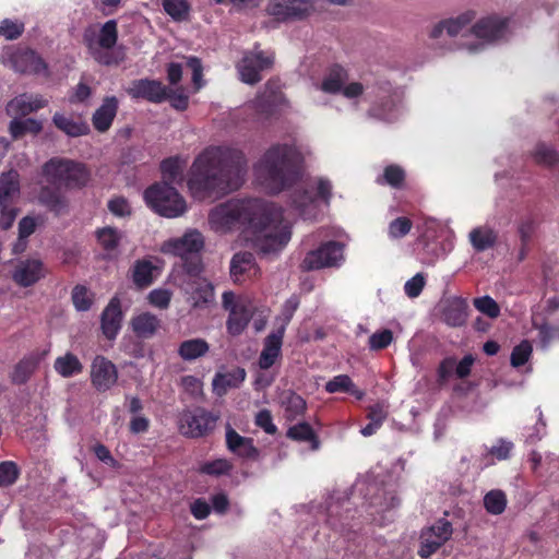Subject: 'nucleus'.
<instances>
[{
  "label": "nucleus",
  "mask_w": 559,
  "mask_h": 559,
  "mask_svg": "<svg viewBox=\"0 0 559 559\" xmlns=\"http://www.w3.org/2000/svg\"><path fill=\"white\" fill-rule=\"evenodd\" d=\"M209 225L221 234L243 227L246 241L263 253L281 250L290 239L282 209L255 199H231L213 207Z\"/></svg>",
  "instance_id": "f257e3e1"
},
{
  "label": "nucleus",
  "mask_w": 559,
  "mask_h": 559,
  "mask_svg": "<svg viewBox=\"0 0 559 559\" xmlns=\"http://www.w3.org/2000/svg\"><path fill=\"white\" fill-rule=\"evenodd\" d=\"M247 170V158L240 150L211 145L194 158L189 169L188 188L199 200L219 198L238 190Z\"/></svg>",
  "instance_id": "f03ea898"
},
{
  "label": "nucleus",
  "mask_w": 559,
  "mask_h": 559,
  "mask_svg": "<svg viewBox=\"0 0 559 559\" xmlns=\"http://www.w3.org/2000/svg\"><path fill=\"white\" fill-rule=\"evenodd\" d=\"M300 155L287 144L270 147L254 166L257 180L267 191L277 193L298 177Z\"/></svg>",
  "instance_id": "7ed1b4c3"
},
{
  "label": "nucleus",
  "mask_w": 559,
  "mask_h": 559,
  "mask_svg": "<svg viewBox=\"0 0 559 559\" xmlns=\"http://www.w3.org/2000/svg\"><path fill=\"white\" fill-rule=\"evenodd\" d=\"M118 25L116 20L104 24L87 26L83 33V44L91 58L102 66H117L124 59L123 52H117Z\"/></svg>",
  "instance_id": "20e7f679"
},
{
  "label": "nucleus",
  "mask_w": 559,
  "mask_h": 559,
  "mask_svg": "<svg viewBox=\"0 0 559 559\" xmlns=\"http://www.w3.org/2000/svg\"><path fill=\"white\" fill-rule=\"evenodd\" d=\"M43 175L48 183L58 189L84 187L90 175L84 165L66 158H51L43 166Z\"/></svg>",
  "instance_id": "39448f33"
},
{
  "label": "nucleus",
  "mask_w": 559,
  "mask_h": 559,
  "mask_svg": "<svg viewBox=\"0 0 559 559\" xmlns=\"http://www.w3.org/2000/svg\"><path fill=\"white\" fill-rule=\"evenodd\" d=\"M144 199L150 207L162 216L174 218L187 211L185 199L167 182L156 183L147 188Z\"/></svg>",
  "instance_id": "423d86ee"
},
{
  "label": "nucleus",
  "mask_w": 559,
  "mask_h": 559,
  "mask_svg": "<svg viewBox=\"0 0 559 559\" xmlns=\"http://www.w3.org/2000/svg\"><path fill=\"white\" fill-rule=\"evenodd\" d=\"M508 19L499 15H488L479 19L471 28L469 33L478 38L480 43L465 45L469 52H477L485 46L493 44L506 36Z\"/></svg>",
  "instance_id": "0eeeda50"
},
{
  "label": "nucleus",
  "mask_w": 559,
  "mask_h": 559,
  "mask_svg": "<svg viewBox=\"0 0 559 559\" xmlns=\"http://www.w3.org/2000/svg\"><path fill=\"white\" fill-rule=\"evenodd\" d=\"M274 56L253 49L243 53L237 64L240 80L246 84H257L261 81V72L273 67Z\"/></svg>",
  "instance_id": "6e6552de"
},
{
  "label": "nucleus",
  "mask_w": 559,
  "mask_h": 559,
  "mask_svg": "<svg viewBox=\"0 0 559 559\" xmlns=\"http://www.w3.org/2000/svg\"><path fill=\"white\" fill-rule=\"evenodd\" d=\"M217 418L203 408L185 411L179 417V431L190 438L203 437L214 430Z\"/></svg>",
  "instance_id": "1a4fd4ad"
},
{
  "label": "nucleus",
  "mask_w": 559,
  "mask_h": 559,
  "mask_svg": "<svg viewBox=\"0 0 559 559\" xmlns=\"http://www.w3.org/2000/svg\"><path fill=\"white\" fill-rule=\"evenodd\" d=\"M452 534L451 522L445 519L438 520L435 524L421 531L418 555L424 559L429 558L451 538Z\"/></svg>",
  "instance_id": "9d476101"
},
{
  "label": "nucleus",
  "mask_w": 559,
  "mask_h": 559,
  "mask_svg": "<svg viewBox=\"0 0 559 559\" xmlns=\"http://www.w3.org/2000/svg\"><path fill=\"white\" fill-rule=\"evenodd\" d=\"M117 366L107 357L96 355L90 365V380L92 386L99 393L111 390L118 382Z\"/></svg>",
  "instance_id": "9b49d317"
},
{
  "label": "nucleus",
  "mask_w": 559,
  "mask_h": 559,
  "mask_svg": "<svg viewBox=\"0 0 559 559\" xmlns=\"http://www.w3.org/2000/svg\"><path fill=\"white\" fill-rule=\"evenodd\" d=\"M343 260V246L335 241H329L318 249L308 252L301 267L306 271L333 267L340 265Z\"/></svg>",
  "instance_id": "f8f14e48"
},
{
  "label": "nucleus",
  "mask_w": 559,
  "mask_h": 559,
  "mask_svg": "<svg viewBox=\"0 0 559 559\" xmlns=\"http://www.w3.org/2000/svg\"><path fill=\"white\" fill-rule=\"evenodd\" d=\"M316 0H271L267 13L277 21L302 19L314 10Z\"/></svg>",
  "instance_id": "ddd939ff"
},
{
  "label": "nucleus",
  "mask_w": 559,
  "mask_h": 559,
  "mask_svg": "<svg viewBox=\"0 0 559 559\" xmlns=\"http://www.w3.org/2000/svg\"><path fill=\"white\" fill-rule=\"evenodd\" d=\"M44 276V263L36 258L17 261L11 275L13 282L21 287L33 286Z\"/></svg>",
  "instance_id": "4468645a"
},
{
  "label": "nucleus",
  "mask_w": 559,
  "mask_h": 559,
  "mask_svg": "<svg viewBox=\"0 0 559 559\" xmlns=\"http://www.w3.org/2000/svg\"><path fill=\"white\" fill-rule=\"evenodd\" d=\"M476 17V12L473 10L465 11L454 17H449L440 21L430 31V38L438 39L444 33L450 37H456L461 32L469 25Z\"/></svg>",
  "instance_id": "2eb2a0df"
},
{
  "label": "nucleus",
  "mask_w": 559,
  "mask_h": 559,
  "mask_svg": "<svg viewBox=\"0 0 559 559\" xmlns=\"http://www.w3.org/2000/svg\"><path fill=\"white\" fill-rule=\"evenodd\" d=\"M128 93L133 98H144L152 103H162L167 98V87L159 81L147 79L133 81Z\"/></svg>",
  "instance_id": "dca6fc26"
},
{
  "label": "nucleus",
  "mask_w": 559,
  "mask_h": 559,
  "mask_svg": "<svg viewBox=\"0 0 559 559\" xmlns=\"http://www.w3.org/2000/svg\"><path fill=\"white\" fill-rule=\"evenodd\" d=\"M203 246V239L199 231L192 230L177 239H170L163 243L162 251L175 255L185 257L198 252Z\"/></svg>",
  "instance_id": "f3484780"
},
{
  "label": "nucleus",
  "mask_w": 559,
  "mask_h": 559,
  "mask_svg": "<svg viewBox=\"0 0 559 559\" xmlns=\"http://www.w3.org/2000/svg\"><path fill=\"white\" fill-rule=\"evenodd\" d=\"M48 102L39 95L21 94L11 99L7 107V114L13 118L24 117L31 112L44 108Z\"/></svg>",
  "instance_id": "a211bd4d"
},
{
  "label": "nucleus",
  "mask_w": 559,
  "mask_h": 559,
  "mask_svg": "<svg viewBox=\"0 0 559 559\" xmlns=\"http://www.w3.org/2000/svg\"><path fill=\"white\" fill-rule=\"evenodd\" d=\"M47 350L33 352L24 356L13 368L10 379L15 384H23L28 381L37 370L40 361L46 357Z\"/></svg>",
  "instance_id": "6ab92c4d"
},
{
  "label": "nucleus",
  "mask_w": 559,
  "mask_h": 559,
  "mask_svg": "<svg viewBox=\"0 0 559 559\" xmlns=\"http://www.w3.org/2000/svg\"><path fill=\"white\" fill-rule=\"evenodd\" d=\"M259 273L253 255L249 252L236 253L230 261V276L235 283H242Z\"/></svg>",
  "instance_id": "aec40b11"
},
{
  "label": "nucleus",
  "mask_w": 559,
  "mask_h": 559,
  "mask_svg": "<svg viewBox=\"0 0 559 559\" xmlns=\"http://www.w3.org/2000/svg\"><path fill=\"white\" fill-rule=\"evenodd\" d=\"M226 444L230 452L242 459L257 460L259 456V451L253 445L252 439L240 436L230 426L226 430Z\"/></svg>",
  "instance_id": "412c9836"
},
{
  "label": "nucleus",
  "mask_w": 559,
  "mask_h": 559,
  "mask_svg": "<svg viewBox=\"0 0 559 559\" xmlns=\"http://www.w3.org/2000/svg\"><path fill=\"white\" fill-rule=\"evenodd\" d=\"M442 321L449 326H462L467 318L466 300L460 297H452L443 301Z\"/></svg>",
  "instance_id": "4be33fe9"
},
{
  "label": "nucleus",
  "mask_w": 559,
  "mask_h": 559,
  "mask_svg": "<svg viewBox=\"0 0 559 559\" xmlns=\"http://www.w3.org/2000/svg\"><path fill=\"white\" fill-rule=\"evenodd\" d=\"M102 331L108 340H114L120 328L122 321V312L120 301L118 298H112L102 313Z\"/></svg>",
  "instance_id": "5701e85b"
},
{
  "label": "nucleus",
  "mask_w": 559,
  "mask_h": 559,
  "mask_svg": "<svg viewBox=\"0 0 559 559\" xmlns=\"http://www.w3.org/2000/svg\"><path fill=\"white\" fill-rule=\"evenodd\" d=\"M11 68L20 73H39L45 69L41 58L32 50H19L9 59Z\"/></svg>",
  "instance_id": "b1692460"
},
{
  "label": "nucleus",
  "mask_w": 559,
  "mask_h": 559,
  "mask_svg": "<svg viewBox=\"0 0 559 559\" xmlns=\"http://www.w3.org/2000/svg\"><path fill=\"white\" fill-rule=\"evenodd\" d=\"M118 99L115 96H108L103 104L95 110L92 117L94 128L98 132H106L112 124L117 115Z\"/></svg>",
  "instance_id": "393cba45"
},
{
  "label": "nucleus",
  "mask_w": 559,
  "mask_h": 559,
  "mask_svg": "<svg viewBox=\"0 0 559 559\" xmlns=\"http://www.w3.org/2000/svg\"><path fill=\"white\" fill-rule=\"evenodd\" d=\"M283 336L284 325H281L265 338L264 347L259 358L260 368L269 369L274 365L281 353Z\"/></svg>",
  "instance_id": "a878e982"
},
{
  "label": "nucleus",
  "mask_w": 559,
  "mask_h": 559,
  "mask_svg": "<svg viewBox=\"0 0 559 559\" xmlns=\"http://www.w3.org/2000/svg\"><path fill=\"white\" fill-rule=\"evenodd\" d=\"M21 193L20 175L11 169L0 175V204H15Z\"/></svg>",
  "instance_id": "bb28decb"
},
{
  "label": "nucleus",
  "mask_w": 559,
  "mask_h": 559,
  "mask_svg": "<svg viewBox=\"0 0 559 559\" xmlns=\"http://www.w3.org/2000/svg\"><path fill=\"white\" fill-rule=\"evenodd\" d=\"M254 307L251 302H239L230 308L227 329L230 334L238 335L247 326L253 314Z\"/></svg>",
  "instance_id": "cd10ccee"
},
{
  "label": "nucleus",
  "mask_w": 559,
  "mask_h": 559,
  "mask_svg": "<svg viewBox=\"0 0 559 559\" xmlns=\"http://www.w3.org/2000/svg\"><path fill=\"white\" fill-rule=\"evenodd\" d=\"M189 302L193 308H205L214 301V288L205 280H198L190 285Z\"/></svg>",
  "instance_id": "c85d7f7f"
},
{
  "label": "nucleus",
  "mask_w": 559,
  "mask_h": 559,
  "mask_svg": "<svg viewBox=\"0 0 559 559\" xmlns=\"http://www.w3.org/2000/svg\"><path fill=\"white\" fill-rule=\"evenodd\" d=\"M131 326L138 337L150 338L158 331L160 321L150 312H142L132 318Z\"/></svg>",
  "instance_id": "c756f323"
},
{
  "label": "nucleus",
  "mask_w": 559,
  "mask_h": 559,
  "mask_svg": "<svg viewBox=\"0 0 559 559\" xmlns=\"http://www.w3.org/2000/svg\"><path fill=\"white\" fill-rule=\"evenodd\" d=\"M52 122L56 128L69 136L86 135L90 132V127L85 121L82 119H73L60 112L53 115Z\"/></svg>",
  "instance_id": "7c9ffc66"
},
{
  "label": "nucleus",
  "mask_w": 559,
  "mask_h": 559,
  "mask_svg": "<svg viewBox=\"0 0 559 559\" xmlns=\"http://www.w3.org/2000/svg\"><path fill=\"white\" fill-rule=\"evenodd\" d=\"M246 379V371L237 368L226 373H217L213 379V389L218 395H224L228 389L238 388Z\"/></svg>",
  "instance_id": "2f4dec72"
},
{
  "label": "nucleus",
  "mask_w": 559,
  "mask_h": 559,
  "mask_svg": "<svg viewBox=\"0 0 559 559\" xmlns=\"http://www.w3.org/2000/svg\"><path fill=\"white\" fill-rule=\"evenodd\" d=\"M61 189H58L57 187L50 188V187H44L41 188L39 194H38V201L40 204L45 205L50 211L55 212L56 214H60L63 212L68 206V200L67 198L61 193Z\"/></svg>",
  "instance_id": "473e14b6"
},
{
  "label": "nucleus",
  "mask_w": 559,
  "mask_h": 559,
  "mask_svg": "<svg viewBox=\"0 0 559 559\" xmlns=\"http://www.w3.org/2000/svg\"><path fill=\"white\" fill-rule=\"evenodd\" d=\"M53 368L62 378H71L83 371V365L73 353H66L56 358Z\"/></svg>",
  "instance_id": "72a5a7b5"
},
{
  "label": "nucleus",
  "mask_w": 559,
  "mask_h": 559,
  "mask_svg": "<svg viewBox=\"0 0 559 559\" xmlns=\"http://www.w3.org/2000/svg\"><path fill=\"white\" fill-rule=\"evenodd\" d=\"M286 419L294 420L306 409L305 400L292 391L284 392L281 399Z\"/></svg>",
  "instance_id": "f704fd0d"
},
{
  "label": "nucleus",
  "mask_w": 559,
  "mask_h": 559,
  "mask_svg": "<svg viewBox=\"0 0 559 559\" xmlns=\"http://www.w3.org/2000/svg\"><path fill=\"white\" fill-rule=\"evenodd\" d=\"M469 241L475 250L485 251L497 242V234L488 227H477L469 233Z\"/></svg>",
  "instance_id": "c9c22d12"
},
{
  "label": "nucleus",
  "mask_w": 559,
  "mask_h": 559,
  "mask_svg": "<svg viewBox=\"0 0 559 559\" xmlns=\"http://www.w3.org/2000/svg\"><path fill=\"white\" fill-rule=\"evenodd\" d=\"M209 344L202 338L185 341L178 348V354L183 360H194L209 352Z\"/></svg>",
  "instance_id": "e433bc0d"
},
{
  "label": "nucleus",
  "mask_w": 559,
  "mask_h": 559,
  "mask_svg": "<svg viewBox=\"0 0 559 559\" xmlns=\"http://www.w3.org/2000/svg\"><path fill=\"white\" fill-rule=\"evenodd\" d=\"M325 390L329 393L347 392L361 400L365 393L356 389L354 382L347 374H340L331 379L325 384Z\"/></svg>",
  "instance_id": "4c0bfd02"
},
{
  "label": "nucleus",
  "mask_w": 559,
  "mask_h": 559,
  "mask_svg": "<svg viewBox=\"0 0 559 559\" xmlns=\"http://www.w3.org/2000/svg\"><path fill=\"white\" fill-rule=\"evenodd\" d=\"M41 130V122L32 118H28L26 120L13 118L9 126V131L14 139H19L26 133L38 134Z\"/></svg>",
  "instance_id": "58836bf2"
},
{
  "label": "nucleus",
  "mask_w": 559,
  "mask_h": 559,
  "mask_svg": "<svg viewBox=\"0 0 559 559\" xmlns=\"http://www.w3.org/2000/svg\"><path fill=\"white\" fill-rule=\"evenodd\" d=\"M155 266L146 260L138 261L133 267V282L139 287H146L153 282Z\"/></svg>",
  "instance_id": "ea45409f"
},
{
  "label": "nucleus",
  "mask_w": 559,
  "mask_h": 559,
  "mask_svg": "<svg viewBox=\"0 0 559 559\" xmlns=\"http://www.w3.org/2000/svg\"><path fill=\"white\" fill-rule=\"evenodd\" d=\"M287 437L296 441H311L312 449L319 448V441L313 429L307 423H299L287 430Z\"/></svg>",
  "instance_id": "a19ab883"
},
{
  "label": "nucleus",
  "mask_w": 559,
  "mask_h": 559,
  "mask_svg": "<svg viewBox=\"0 0 559 559\" xmlns=\"http://www.w3.org/2000/svg\"><path fill=\"white\" fill-rule=\"evenodd\" d=\"M484 506L490 514H501L507 507V497L501 490H491L484 497Z\"/></svg>",
  "instance_id": "79ce46f5"
},
{
  "label": "nucleus",
  "mask_w": 559,
  "mask_h": 559,
  "mask_svg": "<svg viewBox=\"0 0 559 559\" xmlns=\"http://www.w3.org/2000/svg\"><path fill=\"white\" fill-rule=\"evenodd\" d=\"M532 157L536 164L546 167L554 166L559 160L557 152L545 144H537L532 151Z\"/></svg>",
  "instance_id": "37998d69"
},
{
  "label": "nucleus",
  "mask_w": 559,
  "mask_h": 559,
  "mask_svg": "<svg viewBox=\"0 0 559 559\" xmlns=\"http://www.w3.org/2000/svg\"><path fill=\"white\" fill-rule=\"evenodd\" d=\"M163 8L175 21L186 20L190 10L187 0H163Z\"/></svg>",
  "instance_id": "c03bdc74"
},
{
  "label": "nucleus",
  "mask_w": 559,
  "mask_h": 559,
  "mask_svg": "<svg viewBox=\"0 0 559 559\" xmlns=\"http://www.w3.org/2000/svg\"><path fill=\"white\" fill-rule=\"evenodd\" d=\"M97 239L105 250L114 251L119 246L121 234L112 227H104L97 231Z\"/></svg>",
  "instance_id": "a18cd8bd"
},
{
  "label": "nucleus",
  "mask_w": 559,
  "mask_h": 559,
  "mask_svg": "<svg viewBox=\"0 0 559 559\" xmlns=\"http://www.w3.org/2000/svg\"><path fill=\"white\" fill-rule=\"evenodd\" d=\"M160 169L163 178L174 182L181 179L183 163L177 157L168 158L162 163Z\"/></svg>",
  "instance_id": "49530a36"
},
{
  "label": "nucleus",
  "mask_w": 559,
  "mask_h": 559,
  "mask_svg": "<svg viewBox=\"0 0 559 559\" xmlns=\"http://www.w3.org/2000/svg\"><path fill=\"white\" fill-rule=\"evenodd\" d=\"M20 476L17 465L12 461H4L0 463V486H12Z\"/></svg>",
  "instance_id": "de8ad7c7"
},
{
  "label": "nucleus",
  "mask_w": 559,
  "mask_h": 559,
  "mask_svg": "<svg viewBox=\"0 0 559 559\" xmlns=\"http://www.w3.org/2000/svg\"><path fill=\"white\" fill-rule=\"evenodd\" d=\"M474 307L481 313L488 316L491 319L499 317L500 307L499 305L489 296H483L479 298H475Z\"/></svg>",
  "instance_id": "09e8293b"
},
{
  "label": "nucleus",
  "mask_w": 559,
  "mask_h": 559,
  "mask_svg": "<svg viewBox=\"0 0 559 559\" xmlns=\"http://www.w3.org/2000/svg\"><path fill=\"white\" fill-rule=\"evenodd\" d=\"M23 32L24 23L20 21L5 19L0 23V36L4 37L7 40L16 39Z\"/></svg>",
  "instance_id": "8fccbe9b"
},
{
  "label": "nucleus",
  "mask_w": 559,
  "mask_h": 559,
  "mask_svg": "<svg viewBox=\"0 0 559 559\" xmlns=\"http://www.w3.org/2000/svg\"><path fill=\"white\" fill-rule=\"evenodd\" d=\"M72 301L78 311H86L92 306V296L84 286H75L72 290Z\"/></svg>",
  "instance_id": "3c124183"
},
{
  "label": "nucleus",
  "mask_w": 559,
  "mask_h": 559,
  "mask_svg": "<svg viewBox=\"0 0 559 559\" xmlns=\"http://www.w3.org/2000/svg\"><path fill=\"white\" fill-rule=\"evenodd\" d=\"M532 354V345L527 341L521 342L511 353V365L521 367L530 359Z\"/></svg>",
  "instance_id": "603ef678"
},
{
  "label": "nucleus",
  "mask_w": 559,
  "mask_h": 559,
  "mask_svg": "<svg viewBox=\"0 0 559 559\" xmlns=\"http://www.w3.org/2000/svg\"><path fill=\"white\" fill-rule=\"evenodd\" d=\"M383 180L393 188H401L405 180V171L397 165H390L384 169Z\"/></svg>",
  "instance_id": "864d4df0"
},
{
  "label": "nucleus",
  "mask_w": 559,
  "mask_h": 559,
  "mask_svg": "<svg viewBox=\"0 0 559 559\" xmlns=\"http://www.w3.org/2000/svg\"><path fill=\"white\" fill-rule=\"evenodd\" d=\"M412 222L407 217H397L389 225V235L393 239L406 236L412 229Z\"/></svg>",
  "instance_id": "5fc2aeb1"
},
{
  "label": "nucleus",
  "mask_w": 559,
  "mask_h": 559,
  "mask_svg": "<svg viewBox=\"0 0 559 559\" xmlns=\"http://www.w3.org/2000/svg\"><path fill=\"white\" fill-rule=\"evenodd\" d=\"M17 214L19 209L14 204H0V228L3 230L10 229Z\"/></svg>",
  "instance_id": "6e6d98bb"
},
{
  "label": "nucleus",
  "mask_w": 559,
  "mask_h": 559,
  "mask_svg": "<svg viewBox=\"0 0 559 559\" xmlns=\"http://www.w3.org/2000/svg\"><path fill=\"white\" fill-rule=\"evenodd\" d=\"M425 285H426V280H425L424 275L421 273H417L415 276H413L405 283V285H404L405 294L409 298H416L420 295Z\"/></svg>",
  "instance_id": "4d7b16f0"
},
{
  "label": "nucleus",
  "mask_w": 559,
  "mask_h": 559,
  "mask_svg": "<svg viewBox=\"0 0 559 559\" xmlns=\"http://www.w3.org/2000/svg\"><path fill=\"white\" fill-rule=\"evenodd\" d=\"M393 341V334L390 330L373 333L369 337V347L372 350H379L389 346Z\"/></svg>",
  "instance_id": "13d9d810"
},
{
  "label": "nucleus",
  "mask_w": 559,
  "mask_h": 559,
  "mask_svg": "<svg viewBox=\"0 0 559 559\" xmlns=\"http://www.w3.org/2000/svg\"><path fill=\"white\" fill-rule=\"evenodd\" d=\"M43 218L27 215L19 222V235L21 238H28L35 230L38 224H43Z\"/></svg>",
  "instance_id": "bf43d9fd"
},
{
  "label": "nucleus",
  "mask_w": 559,
  "mask_h": 559,
  "mask_svg": "<svg viewBox=\"0 0 559 559\" xmlns=\"http://www.w3.org/2000/svg\"><path fill=\"white\" fill-rule=\"evenodd\" d=\"M202 472L209 475H223L231 469V464L225 459H217L202 466Z\"/></svg>",
  "instance_id": "052dcab7"
},
{
  "label": "nucleus",
  "mask_w": 559,
  "mask_h": 559,
  "mask_svg": "<svg viewBox=\"0 0 559 559\" xmlns=\"http://www.w3.org/2000/svg\"><path fill=\"white\" fill-rule=\"evenodd\" d=\"M151 305L159 309H166L171 299V293L168 289H154L147 296Z\"/></svg>",
  "instance_id": "680f3d73"
},
{
  "label": "nucleus",
  "mask_w": 559,
  "mask_h": 559,
  "mask_svg": "<svg viewBox=\"0 0 559 559\" xmlns=\"http://www.w3.org/2000/svg\"><path fill=\"white\" fill-rule=\"evenodd\" d=\"M255 425L269 435H274L276 432V426L273 424L272 415L267 409H262L257 414Z\"/></svg>",
  "instance_id": "e2e57ef3"
},
{
  "label": "nucleus",
  "mask_w": 559,
  "mask_h": 559,
  "mask_svg": "<svg viewBox=\"0 0 559 559\" xmlns=\"http://www.w3.org/2000/svg\"><path fill=\"white\" fill-rule=\"evenodd\" d=\"M343 81L337 74H330L324 78L320 90L324 93L336 94L342 91Z\"/></svg>",
  "instance_id": "0e129e2a"
},
{
  "label": "nucleus",
  "mask_w": 559,
  "mask_h": 559,
  "mask_svg": "<svg viewBox=\"0 0 559 559\" xmlns=\"http://www.w3.org/2000/svg\"><path fill=\"white\" fill-rule=\"evenodd\" d=\"M109 211L116 216H127L131 214V207L128 201L123 198H115L108 203Z\"/></svg>",
  "instance_id": "69168bd1"
},
{
  "label": "nucleus",
  "mask_w": 559,
  "mask_h": 559,
  "mask_svg": "<svg viewBox=\"0 0 559 559\" xmlns=\"http://www.w3.org/2000/svg\"><path fill=\"white\" fill-rule=\"evenodd\" d=\"M188 67L192 70V81L195 86V91H199L203 85V68L201 61L191 57L188 59Z\"/></svg>",
  "instance_id": "338daca9"
},
{
  "label": "nucleus",
  "mask_w": 559,
  "mask_h": 559,
  "mask_svg": "<svg viewBox=\"0 0 559 559\" xmlns=\"http://www.w3.org/2000/svg\"><path fill=\"white\" fill-rule=\"evenodd\" d=\"M540 343L546 347L551 341L559 340V326L543 324L538 328Z\"/></svg>",
  "instance_id": "774afa93"
}]
</instances>
